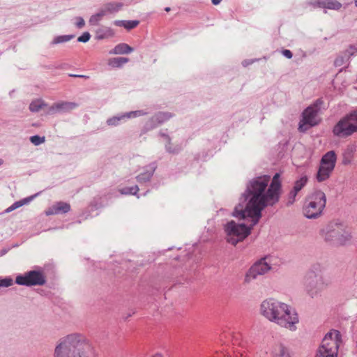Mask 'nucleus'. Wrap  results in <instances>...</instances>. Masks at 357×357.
I'll return each mask as SVG.
<instances>
[{
    "mask_svg": "<svg viewBox=\"0 0 357 357\" xmlns=\"http://www.w3.org/2000/svg\"><path fill=\"white\" fill-rule=\"evenodd\" d=\"M346 116L349 119V121L351 122L354 127H356V132H357V109L352 111L349 112V114H346Z\"/></svg>",
    "mask_w": 357,
    "mask_h": 357,
    "instance_id": "34",
    "label": "nucleus"
},
{
    "mask_svg": "<svg viewBox=\"0 0 357 357\" xmlns=\"http://www.w3.org/2000/svg\"><path fill=\"white\" fill-rule=\"evenodd\" d=\"M259 314L268 321L295 331L299 323V317L291 305L275 298L264 299L259 305Z\"/></svg>",
    "mask_w": 357,
    "mask_h": 357,
    "instance_id": "2",
    "label": "nucleus"
},
{
    "mask_svg": "<svg viewBox=\"0 0 357 357\" xmlns=\"http://www.w3.org/2000/svg\"><path fill=\"white\" fill-rule=\"evenodd\" d=\"M282 54L288 58V59H291L292 57V53L290 50H284L282 51Z\"/></svg>",
    "mask_w": 357,
    "mask_h": 357,
    "instance_id": "42",
    "label": "nucleus"
},
{
    "mask_svg": "<svg viewBox=\"0 0 357 357\" xmlns=\"http://www.w3.org/2000/svg\"><path fill=\"white\" fill-rule=\"evenodd\" d=\"M355 4H356V6L357 7V0H355Z\"/></svg>",
    "mask_w": 357,
    "mask_h": 357,
    "instance_id": "48",
    "label": "nucleus"
},
{
    "mask_svg": "<svg viewBox=\"0 0 357 357\" xmlns=\"http://www.w3.org/2000/svg\"><path fill=\"white\" fill-rule=\"evenodd\" d=\"M36 196V195L31 196V197H26L25 199H23L20 201L15 202L13 205H11L10 207H8L6 209V211L10 212L23 205H24V204L29 203Z\"/></svg>",
    "mask_w": 357,
    "mask_h": 357,
    "instance_id": "29",
    "label": "nucleus"
},
{
    "mask_svg": "<svg viewBox=\"0 0 357 357\" xmlns=\"http://www.w3.org/2000/svg\"><path fill=\"white\" fill-rule=\"evenodd\" d=\"M356 53H357V43L351 45L344 52L347 59H349L351 56L354 55Z\"/></svg>",
    "mask_w": 357,
    "mask_h": 357,
    "instance_id": "36",
    "label": "nucleus"
},
{
    "mask_svg": "<svg viewBox=\"0 0 357 357\" xmlns=\"http://www.w3.org/2000/svg\"><path fill=\"white\" fill-rule=\"evenodd\" d=\"M75 24L79 29L84 27L85 25V22L82 17H77L75 18Z\"/></svg>",
    "mask_w": 357,
    "mask_h": 357,
    "instance_id": "41",
    "label": "nucleus"
},
{
    "mask_svg": "<svg viewBox=\"0 0 357 357\" xmlns=\"http://www.w3.org/2000/svg\"><path fill=\"white\" fill-rule=\"evenodd\" d=\"M326 197L321 190H315L306 198L303 206V213L308 219L319 218L326 207Z\"/></svg>",
    "mask_w": 357,
    "mask_h": 357,
    "instance_id": "4",
    "label": "nucleus"
},
{
    "mask_svg": "<svg viewBox=\"0 0 357 357\" xmlns=\"http://www.w3.org/2000/svg\"><path fill=\"white\" fill-rule=\"evenodd\" d=\"M128 62V59L125 57H116L110 59L108 64L114 68H119Z\"/></svg>",
    "mask_w": 357,
    "mask_h": 357,
    "instance_id": "30",
    "label": "nucleus"
},
{
    "mask_svg": "<svg viewBox=\"0 0 357 357\" xmlns=\"http://www.w3.org/2000/svg\"><path fill=\"white\" fill-rule=\"evenodd\" d=\"M107 15V13L102 8V7L99 10V11L93 15L89 19V24L91 25H97L98 22L102 19L104 16Z\"/></svg>",
    "mask_w": 357,
    "mask_h": 357,
    "instance_id": "28",
    "label": "nucleus"
},
{
    "mask_svg": "<svg viewBox=\"0 0 357 357\" xmlns=\"http://www.w3.org/2000/svg\"><path fill=\"white\" fill-rule=\"evenodd\" d=\"M3 163V160L0 158V166L2 165Z\"/></svg>",
    "mask_w": 357,
    "mask_h": 357,
    "instance_id": "47",
    "label": "nucleus"
},
{
    "mask_svg": "<svg viewBox=\"0 0 357 357\" xmlns=\"http://www.w3.org/2000/svg\"><path fill=\"white\" fill-rule=\"evenodd\" d=\"M13 284V280L10 278H1L0 277V287H9Z\"/></svg>",
    "mask_w": 357,
    "mask_h": 357,
    "instance_id": "35",
    "label": "nucleus"
},
{
    "mask_svg": "<svg viewBox=\"0 0 357 357\" xmlns=\"http://www.w3.org/2000/svg\"><path fill=\"white\" fill-rule=\"evenodd\" d=\"M254 62V60H244L242 62V64L243 66H248V65Z\"/></svg>",
    "mask_w": 357,
    "mask_h": 357,
    "instance_id": "44",
    "label": "nucleus"
},
{
    "mask_svg": "<svg viewBox=\"0 0 357 357\" xmlns=\"http://www.w3.org/2000/svg\"><path fill=\"white\" fill-rule=\"evenodd\" d=\"M319 113V101L307 107L302 113V119L299 122L298 130L305 132L309 128L318 125L321 121Z\"/></svg>",
    "mask_w": 357,
    "mask_h": 357,
    "instance_id": "7",
    "label": "nucleus"
},
{
    "mask_svg": "<svg viewBox=\"0 0 357 357\" xmlns=\"http://www.w3.org/2000/svg\"><path fill=\"white\" fill-rule=\"evenodd\" d=\"M139 24V22L138 20H126L124 28L130 30L137 26Z\"/></svg>",
    "mask_w": 357,
    "mask_h": 357,
    "instance_id": "38",
    "label": "nucleus"
},
{
    "mask_svg": "<svg viewBox=\"0 0 357 357\" xmlns=\"http://www.w3.org/2000/svg\"><path fill=\"white\" fill-rule=\"evenodd\" d=\"M353 237L352 231L349 228H344L342 225V231L339 234L337 244H345Z\"/></svg>",
    "mask_w": 357,
    "mask_h": 357,
    "instance_id": "22",
    "label": "nucleus"
},
{
    "mask_svg": "<svg viewBox=\"0 0 357 357\" xmlns=\"http://www.w3.org/2000/svg\"><path fill=\"white\" fill-rule=\"evenodd\" d=\"M146 112L143 110H137L126 112L121 114H118L116 116L109 118L107 120V124L109 126H117L121 122L126 121L127 119L136 118L142 115L146 114Z\"/></svg>",
    "mask_w": 357,
    "mask_h": 357,
    "instance_id": "14",
    "label": "nucleus"
},
{
    "mask_svg": "<svg viewBox=\"0 0 357 357\" xmlns=\"http://www.w3.org/2000/svg\"><path fill=\"white\" fill-rule=\"evenodd\" d=\"M280 174H275L271 182L268 175L252 179L247 185L243 195L245 204H239L235 207L233 215L243 222L231 220L225 226L226 239L231 245L243 241L250 233L261 215L262 210L273 206L279 199L281 183Z\"/></svg>",
    "mask_w": 357,
    "mask_h": 357,
    "instance_id": "1",
    "label": "nucleus"
},
{
    "mask_svg": "<svg viewBox=\"0 0 357 357\" xmlns=\"http://www.w3.org/2000/svg\"><path fill=\"white\" fill-rule=\"evenodd\" d=\"M347 57L345 56V54L344 56H339L334 61V64L335 66H341L344 63L345 61H347Z\"/></svg>",
    "mask_w": 357,
    "mask_h": 357,
    "instance_id": "39",
    "label": "nucleus"
},
{
    "mask_svg": "<svg viewBox=\"0 0 357 357\" xmlns=\"http://www.w3.org/2000/svg\"><path fill=\"white\" fill-rule=\"evenodd\" d=\"M77 104L73 102H59L48 107L47 114H54L60 112H70L77 107Z\"/></svg>",
    "mask_w": 357,
    "mask_h": 357,
    "instance_id": "15",
    "label": "nucleus"
},
{
    "mask_svg": "<svg viewBox=\"0 0 357 357\" xmlns=\"http://www.w3.org/2000/svg\"><path fill=\"white\" fill-rule=\"evenodd\" d=\"M139 188L137 185L132 187H126L121 188L119 191L123 195H136L138 192Z\"/></svg>",
    "mask_w": 357,
    "mask_h": 357,
    "instance_id": "33",
    "label": "nucleus"
},
{
    "mask_svg": "<svg viewBox=\"0 0 357 357\" xmlns=\"http://www.w3.org/2000/svg\"><path fill=\"white\" fill-rule=\"evenodd\" d=\"M114 35L113 30L108 27L100 28L96 31V38L99 40L112 37Z\"/></svg>",
    "mask_w": 357,
    "mask_h": 357,
    "instance_id": "27",
    "label": "nucleus"
},
{
    "mask_svg": "<svg viewBox=\"0 0 357 357\" xmlns=\"http://www.w3.org/2000/svg\"><path fill=\"white\" fill-rule=\"evenodd\" d=\"M74 38V35H63V36H58L54 38L52 41L51 42L52 45H57L60 43H63L68 42L71 39Z\"/></svg>",
    "mask_w": 357,
    "mask_h": 357,
    "instance_id": "32",
    "label": "nucleus"
},
{
    "mask_svg": "<svg viewBox=\"0 0 357 357\" xmlns=\"http://www.w3.org/2000/svg\"><path fill=\"white\" fill-rule=\"evenodd\" d=\"M160 135L163 138V141L165 142V149L167 152L172 153H176L181 150L182 147L178 145L172 147V145L170 143V139L168 135L162 132L160 133Z\"/></svg>",
    "mask_w": 357,
    "mask_h": 357,
    "instance_id": "24",
    "label": "nucleus"
},
{
    "mask_svg": "<svg viewBox=\"0 0 357 357\" xmlns=\"http://www.w3.org/2000/svg\"><path fill=\"white\" fill-rule=\"evenodd\" d=\"M155 167L154 165H151L149 166L144 173L139 174L137 177L138 182L141 183V182H146V181H149L151 178V177L152 176V175L155 171Z\"/></svg>",
    "mask_w": 357,
    "mask_h": 357,
    "instance_id": "25",
    "label": "nucleus"
},
{
    "mask_svg": "<svg viewBox=\"0 0 357 357\" xmlns=\"http://www.w3.org/2000/svg\"><path fill=\"white\" fill-rule=\"evenodd\" d=\"M357 150V146L355 143H350L347 144L342 150V163L344 165L349 164Z\"/></svg>",
    "mask_w": 357,
    "mask_h": 357,
    "instance_id": "17",
    "label": "nucleus"
},
{
    "mask_svg": "<svg viewBox=\"0 0 357 357\" xmlns=\"http://www.w3.org/2000/svg\"><path fill=\"white\" fill-rule=\"evenodd\" d=\"M341 342L340 332L331 330L324 336L315 357H337Z\"/></svg>",
    "mask_w": 357,
    "mask_h": 357,
    "instance_id": "6",
    "label": "nucleus"
},
{
    "mask_svg": "<svg viewBox=\"0 0 357 357\" xmlns=\"http://www.w3.org/2000/svg\"><path fill=\"white\" fill-rule=\"evenodd\" d=\"M126 20H116L114 22L116 26L125 27Z\"/></svg>",
    "mask_w": 357,
    "mask_h": 357,
    "instance_id": "43",
    "label": "nucleus"
},
{
    "mask_svg": "<svg viewBox=\"0 0 357 357\" xmlns=\"http://www.w3.org/2000/svg\"><path fill=\"white\" fill-rule=\"evenodd\" d=\"M356 132V127L349 121L346 115L341 118L333 128V134L339 138H347Z\"/></svg>",
    "mask_w": 357,
    "mask_h": 357,
    "instance_id": "12",
    "label": "nucleus"
},
{
    "mask_svg": "<svg viewBox=\"0 0 357 357\" xmlns=\"http://www.w3.org/2000/svg\"><path fill=\"white\" fill-rule=\"evenodd\" d=\"M91 38V35L89 32H84L82 36L78 37L77 41L82 42V43H86L88 42Z\"/></svg>",
    "mask_w": 357,
    "mask_h": 357,
    "instance_id": "40",
    "label": "nucleus"
},
{
    "mask_svg": "<svg viewBox=\"0 0 357 357\" xmlns=\"http://www.w3.org/2000/svg\"><path fill=\"white\" fill-rule=\"evenodd\" d=\"M225 338L231 341L232 347L227 349L225 351H221L223 357L230 356V353L232 351L235 357H245L244 353L245 352L248 342L243 340L242 336L238 333H231L225 336Z\"/></svg>",
    "mask_w": 357,
    "mask_h": 357,
    "instance_id": "8",
    "label": "nucleus"
},
{
    "mask_svg": "<svg viewBox=\"0 0 357 357\" xmlns=\"http://www.w3.org/2000/svg\"><path fill=\"white\" fill-rule=\"evenodd\" d=\"M342 231V225L337 222H330L320 231L321 236L326 242L337 243L339 234Z\"/></svg>",
    "mask_w": 357,
    "mask_h": 357,
    "instance_id": "13",
    "label": "nucleus"
},
{
    "mask_svg": "<svg viewBox=\"0 0 357 357\" xmlns=\"http://www.w3.org/2000/svg\"><path fill=\"white\" fill-rule=\"evenodd\" d=\"M122 6L123 5L121 3L110 2L105 4L102 6V8L104 9L107 15H108L119 11L121 8Z\"/></svg>",
    "mask_w": 357,
    "mask_h": 357,
    "instance_id": "26",
    "label": "nucleus"
},
{
    "mask_svg": "<svg viewBox=\"0 0 357 357\" xmlns=\"http://www.w3.org/2000/svg\"><path fill=\"white\" fill-rule=\"evenodd\" d=\"M222 0H211L213 4L218 5L221 2Z\"/></svg>",
    "mask_w": 357,
    "mask_h": 357,
    "instance_id": "45",
    "label": "nucleus"
},
{
    "mask_svg": "<svg viewBox=\"0 0 357 357\" xmlns=\"http://www.w3.org/2000/svg\"><path fill=\"white\" fill-rule=\"evenodd\" d=\"M312 3L314 6L331 10H339L342 7V4L336 0H315Z\"/></svg>",
    "mask_w": 357,
    "mask_h": 357,
    "instance_id": "18",
    "label": "nucleus"
},
{
    "mask_svg": "<svg viewBox=\"0 0 357 357\" xmlns=\"http://www.w3.org/2000/svg\"><path fill=\"white\" fill-rule=\"evenodd\" d=\"M45 281V275L38 271H31L23 275H19L16 277L15 280V282L17 284L28 287L43 285Z\"/></svg>",
    "mask_w": 357,
    "mask_h": 357,
    "instance_id": "11",
    "label": "nucleus"
},
{
    "mask_svg": "<svg viewBox=\"0 0 357 357\" xmlns=\"http://www.w3.org/2000/svg\"><path fill=\"white\" fill-rule=\"evenodd\" d=\"M48 107L47 104L41 100V99H36L33 100L30 105H29V109L32 112H38L40 111H44L47 113V110L48 109Z\"/></svg>",
    "mask_w": 357,
    "mask_h": 357,
    "instance_id": "21",
    "label": "nucleus"
},
{
    "mask_svg": "<svg viewBox=\"0 0 357 357\" xmlns=\"http://www.w3.org/2000/svg\"><path fill=\"white\" fill-rule=\"evenodd\" d=\"M336 160L337 155L333 151H330L323 155L317 174L318 181L321 182L329 178L335 168Z\"/></svg>",
    "mask_w": 357,
    "mask_h": 357,
    "instance_id": "9",
    "label": "nucleus"
},
{
    "mask_svg": "<svg viewBox=\"0 0 357 357\" xmlns=\"http://www.w3.org/2000/svg\"><path fill=\"white\" fill-rule=\"evenodd\" d=\"M307 182V176H302L300 179L297 180L294 185L293 189L289 192V202L293 203L298 192L306 185Z\"/></svg>",
    "mask_w": 357,
    "mask_h": 357,
    "instance_id": "19",
    "label": "nucleus"
},
{
    "mask_svg": "<svg viewBox=\"0 0 357 357\" xmlns=\"http://www.w3.org/2000/svg\"><path fill=\"white\" fill-rule=\"evenodd\" d=\"M70 209L69 204L63 202H59L53 204L45 211L47 215H56L59 213H66Z\"/></svg>",
    "mask_w": 357,
    "mask_h": 357,
    "instance_id": "16",
    "label": "nucleus"
},
{
    "mask_svg": "<svg viewBox=\"0 0 357 357\" xmlns=\"http://www.w3.org/2000/svg\"><path fill=\"white\" fill-rule=\"evenodd\" d=\"M165 10L167 11V12H169L170 10V8L169 7H167L165 8Z\"/></svg>",
    "mask_w": 357,
    "mask_h": 357,
    "instance_id": "46",
    "label": "nucleus"
},
{
    "mask_svg": "<svg viewBox=\"0 0 357 357\" xmlns=\"http://www.w3.org/2000/svg\"><path fill=\"white\" fill-rule=\"evenodd\" d=\"M133 51V49L126 43H120L109 51L111 54H129Z\"/></svg>",
    "mask_w": 357,
    "mask_h": 357,
    "instance_id": "23",
    "label": "nucleus"
},
{
    "mask_svg": "<svg viewBox=\"0 0 357 357\" xmlns=\"http://www.w3.org/2000/svg\"><path fill=\"white\" fill-rule=\"evenodd\" d=\"M172 117V114L168 112H159L153 118V121L157 122V124L162 123Z\"/></svg>",
    "mask_w": 357,
    "mask_h": 357,
    "instance_id": "31",
    "label": "nucleus"
},
{
    "mask_svg": "<svg viewBox=\"0 0 357 357\" xmlns=\"http://www.w3.org/2000/svg\"><path fill=\"white\" fill-rule=\"evenodd\" d=\"M304 291L311 298H317L326 287L325 278L314 271H308L303 280Z\"/></svg>",
    "mask_w": 357,
    "mask_h": 357,
    "instance_id": "5",
    "label": "nucleus"
},
{
    "mask_svg": "<svg viewBox=\"0 0 357 357\" xmlns=\"http://www.w3.org/2000/svg\"><path fill=\"white\" fill-rule=\"evenodd\" d=\"M273 357H291L289 348L282 344H276L272 351Z\"/></svg>",
    "mask_w": 357,
    "mask_h": 357,
    "instance_id": "20",
    "label": "nucleus"
},
{
    "mask_svg": "<svg viewBox=\"0 0 357 357\" xmlns=\"http://www.w3.org/2000/svg\"><path fill=\"white\" fill-rule=\"evenodd\" d=\"M54 357H96L91 341L82 333H73L61 337L54 350Z\"/></svg>",
    "mask_w": 357,
    "mask_h": 357,
    "instance_id": "3",
    "label": "nucleus"
},
{
    "mask_svg": "<svg viewBox=\"0 0 357 357\" xmlns=\"http://www.w3.org/2000/svg\"><path fill=\"white\" fill-rule=\"evenodd\" d=\"M270 258L265 257L254 264L247 271L244 281L250 283L255 280L259 275L266 273L271 269Z\"/></svg>",
    "mask_w": 357,
    "mask_h": 357,
    "instance_id": "10",
    "label": "nucleus"
},
{
    "mask_svg": "<svg viewBox=\"0 0 357 357\" xmlns=\"http://www.w3.org/2000/svg\"><path fill=\"white\" fill-rule=\"evenodd\" d=\"M30 141L34 145L38 146L45 142V137H41L38 135H34L30 137Z\"/></svg>",
    "mask_w": 357,
    "mask_h": 357,
    "instance_id": "37",
    "label": "nucleus"
}]
</instances>
